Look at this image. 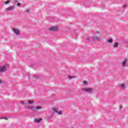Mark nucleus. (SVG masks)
Masks as SVG:
<instances>
[{"label":"nucleus","instance_id":"a211bd4d","mask_svg":"<svg viewBox=\"0 0 128 128\" xmlns=\"http://www.w3.org/2000/svg\"><path fill=\"white\" fill-rule=\"evenodd\" d=\"M25 12H26V14H30V9H26L25 10Z\"/></svg>","mask_w":128,"mask_h":128},{"label":"nucleus","instance_id":"f3484780","mask_svg":"<svg viewBox=\"0 0 128 128\" xmlns=\"http://www.w3.org/2000/svg\"><path fill=\"white\" fill-rule=\"evenodd\" d=\"M42 110V106H38L36 107V110Z\"/></svg>","mask_w":128,"mask_h":128},{"label":"nucleus","instance_id":"393cba45","mask_svg":"<svg viewBox=\"0 0 128 128\" xmlns=\"http://www.w3.org/2000/svg\"><path fill=\"white\" fill-rule=\"evenodd\" d=\"M122 8H126V4H125V5H123Z\"/></svg>","mask_w":128,"mask_h":128},{"label":"nucleus","instance_id":"39448f33","mask_svg":"<svg viewBox=\"0 0 128 128\" xmlns=\"http://www.w3.org/2000/svg\"><path fill=\"white\" fill-rule=\"evenodd\" d=\"M16 8V6L14 5L12 6H10L8 7L7 8H6V10L7 12H10V10H14Z\"/></svg>","mask_w":128,"mask_h":128},{"label":"nucleus","instance_id":"5701e85b","mask_svg":"<svg viewBox=\"0 0 128 128\" xmlns=\"http://www.w3.org/2000/svg\"><path fill=\"white\" fill-rule=\"evenodd\" d=\"M4 82L3 80H0V84H4Z\"/></svg>","mask_w":128,"mask_h":128},{"label":"nucleus","instance_id":"7ed1b4c3","mask_svg":"<svg viewBox=\"0 0 128 128\" xmlns=\"http://www.w3.org/2000/svg\"><path fill=\"white\" fill-rule=\"evenodd\" d=\"M12 32L16 36H20V30L18 28H13Z\"/></svg>","mask_w":128,"mask_h":128},{"label":"nucleus","instance_id":"412c9836","mask_svg":"<svg viewBox=\"0 0 128 128\" xmlns=\"http://www.w3.org/2000/svg\"><path fill=\"white\" fill-rule=\"evenodd\" d=\"M0 120H8V118L6 117L0 118Z\"/></svg>","mask_w":128,"mask_h":128},{"label":"nucleus","instance_id":"4be33fe9","mask_svg":"<svg viewBox=\"0 0 128 128\" xmlns=\"http://www.w3.org/2000/svg\"><path fill=\"white\" fill-rule=\"evenodd\" d=\"M28 102L30 104H33L34 101L28 100Z\"/></svg>","mask_w":128,"mask_h":128},{"label":"nucleus","instance_id":"f257e3e1","mask_svg":"<svg viewBox=\"0 0 128 128\" xmlns=\"http://www.w3.org/2000/svg\"><path fill=\"white\" fill-rule=\"evenodd\" d=\"M82 91L84 92H94V88H84L82 89Z\"/></svg>","mask_w":128,"mask_h":128},{"label":"nucleus","instance_id":"9d476101","mask_svg":"<svg viewBox=\"0 0 128 128\" xmlns=\"http://www.w3.org/2000/svg\"><path fill=\"white\" fill-rule=\"evenodd\" d=\"M42 120V118H34V122H36V124H40V122Z\"/></svg>","mask_w":128,"mask_h":128},{"label":"nucleus","instance_id":"9b49d317","mask_svg":"<svg viewBox=\"0 0 128 128\" xmlns=\"http://www.w3.org/2000/svg\"><path fill=\"white\" fill-rule=\"evenodd\" d=\"M112 41H113V40L112 38L107 40L108 44H112Z\"/></svg>","mask_w":128,"mask_h":128},{"label":"nucleus","instance_id":"dca6fc26","mask_svg":"<svg viewBox=\"0 0 128 128\" xmlns=\"http://www.w3.org/2000/svg\"><path fill=\"white\" fill-rule=\"evenodd\" d=\"M118 42H114V48H118Z\"/></svg>","mask_w":128,"mask_h":128},{"label":"nucleus","instance_id":"2eb2a0df","mask_svg":"<svg viewBox=\"0 0 128 128\" xmlns=\"http://www.w3.org/2000/svg\"><path fill=\"white\" fill-rule=\"evenodd\" d=\"M68 78L69 80H72V78H76V76H68Z\"/></svg>","mask_w":128,"mask_h":128},{"label":"nucleus","instance_id":"6e6552de","mask_svg":"<svg viewBox=\"0 0 128 128\" xmlns=\"http://www.w3.org/2000/svg\"><path fill=\"white\" fill-rule=\"evenodd\" d=\"M50 30H53V32H56V30H58V26H54L50 28Z\"/></svg>","mask_w":128,"mask_h":128},{"label":"nucleus","instance_id":"ddd939ff","mask_svg":"<svg viewBox=\"0 0 128 128\" xmlns=\"http://www.w3.org/2000/svg\"><path fill=\"white\" fill-rule=\"evenodd\" d=\"M10 0H8L5 1V2H4V4H10Z\"/></svg>","mask_w":128,"mask_h":128},{"label":"nucleus","instance_id":"aec40b11","mask_svg":"<svg viewBox=\"0 0 128 128\" xmlns=\"http://www.w3.org/2000/svg\"><path fill=\"white\" fill-rule=\"evenodd\" d=\"M32 106H26V108L27 110H32Z\"/></svg>","mask_w":128,"mask_h":128},{"label":"nucleus","instance_id":"4468645a","mask_svg":"<svg viewBox=\"0 0 128 128\" xmlns=\"http://www.w3.org/2000/svg\"><path fill=\"white\" fill-rule=\"evenodd\" d=\"M83 84L84 86H88V81L84 80L83 81Z\"/></svg>","mask_w":128,"mask_h":128},{"label":"nucleus","instance_id":"20e7f679","mask_svg":"<svg viewBox=\"0 0 128 128\" xmlns=\"http://www.w3.org/2000/svg\"><path fill=\"white\" fill-rule=\"evenodd\" d=\"M52 110H54V112H56V114H58V116H62V111H58V108H52Z\"/></svg>","mask_w":128,"mask_h":128},{"label":"nucleus","instance_id":"6ab92c4d","mask_svg":"<svg viewBox=\"0 0 128 128\" xmlns=\"http://www.w3.org/2000/svg\"><path fill=\"white\" fill-rule=\"evenodd\" d=\"M96 34H100V31H97L95 32V36H96Z\"/></svg>","mask_w":128,"mask_h":128},{"label":"nucleus","instance_id":"1a4fd4ad","mask_svg":"<svg viewBox=\"0 0 128 128\" xmlns=\"http://www.w3.org/2000/svg\"><path fill=\"white\" fill-rule=\"evenodd\" d=\"M92 42H96V40L100 42V38L98 36H94L92 38Z\"/></svg>","mask_w":128,"mask_h":128},{"label":"nucleus","instance_id":"423d86ee","mask_svg":"<svg viewBox=\"0 0 128 128\" xmlns=\"http://www.w3.org/2000/svg\"><path fill=\"white\" fill-rule=\"evenodd\" d=\"M119 88L120 90H126V84L122 83L119 85Z\"/></svg>","mask_w":128,"mask_h":128},{"label":"nucleus","instance_id":"f8f14e48","mask_svg":"<svg viewBox=\"0 0 128 128\" xmlns=\"http://www.w3.org/2000/svg\"><path fill=\"white\" fill-rule=\"evenodd\" d=\"M31 110H32V112H36V107L34 106H32L31 107Z\"/></svg>","mask_w":128,"mask_h":128},{"label":"nucleus","instance_id":"a878e982","mask_svg":"<svg viewBox=\"0 0 128 128\" xmlns=\"http://www.w3.org/2000/svg\"><path fill=\"white\" fill-rule=\"evenodd\" d=\"M20 104H24V101H22L20 102Z\"/></svg>","mask_w":128,"mask_h":128},{"label":"nucleus","instance_id":"0eeeda50","mask_svg":"<svg viewBox=\"0 0 128 128\" xmlns=\"http://www.w3.org/2000/svg\"><path fill=\"white\" fill-rule=\"evenodd\" d=\"M6 70V66H0V72H4Z\"/></svg>","mask_w":128,"mask_h":128},{"label":"nucleus","instance_id":"b1692460","mask_svg":"<svg viewBox=\"0 0 128 128\" xmlns=\"http://www.w3.org/2000/svg\"><path fill=\"white\" fill-rule=\"evenodd\" d=\"M22 6V4L20 3L17 4V6Z\"/></svg>","mask_w":128,"mask_h":128},{"label":"nucleus","instance_id":"f03ea898","mask_svg":"<svg viewBox=\"0 0 128 128\" xmlns=\"http://www.w3.org/2000/svg\"><path fill=\"white\" fill-rule=\"evenodd\" d=\"M126 62H128V58H126L123 60H122L120 63L122 68H126L128 64Z\"/></svg>","mask_w":128,"mask_h":128}]
</instances>
